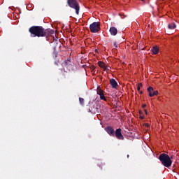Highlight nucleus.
Returning <instances> with one entry per match:
<instances>
[{"instance_id":"obj_16","label":"nucleus","mask_w":179,"mask_h":179,"mask_svg":"<svg viewBox=\"0 0 179 179\" xmlns=\"http://www.w3.org/2000/svg\"><path fill=\"white\" fill-rule=\"evenodd\" d=\"M79 101H80V104H81V106H83V104H85V99L83 98H79Z\"/></svg>"},{"instance_id":"obj_11","label":"nucleus","mask_w":179,"mask_h":179,"mask_svg":"<svg viewBox=\"0 0 179 179\" xmlns=\"http://www.w3.org/2000/svg\"><path fill=\"white\" fill-rule=\"evenodd\" d=\"M109 31L111 34V36H117V34L118 33V30L115 27H112L110 28Z\"/></svg>"},{"instance_id":"obj_6","label":"nucleus","mask_w":179,"mask_h":179,"mask_svg":"<svg viewBox=\"0 0 179 179\" xmlns=\"http://www.w3.org/2000/svg\"><path fill=\"white\" fill-rule=\"evenodd\" d=\"M105 130L110 136H115V131H114V128L113 127L108 126Z\"/></svg>"},{"instance_id":"obj_24","label":"nucleus","mask_w":179,"mask_h":179,"mask_svg":"<svg viewBox=\"0 0 179 179\" xmlns=\"http://www.w3.org/2000/svg\"><path fill=\"white\" fill-rule=\"evenodd\" d=\"M139 114H140V115H142V112H141V110H139Z\"/></svg>"},{"instance_id":"obj_20","label":"nucleus","mask_w":179,"mask_h":179,"mask_svg":"<svg viewBox=\"0 0 179 179\" xmlns=\"http://www.w3.org/2000/svg\"><path fill=\"white\" fill-rule=\"evenodd\" d=\"M94 69H96V66H91V70H92V71H94Z\"/></svg>"},{"instance_id":"obj_26","label":"nucleus","mask_w":179,"mask_h":179,"mask_svg":"<svg viewBox=\"0 0 179 179\" xmlns=\"http://www.w3.org/2000/svg\"><path fill=\"white\" fill-rule=\"evenodd\" d=\"M146 127H150L149 124H146Z\"/></svg>"},{"instance_id":"obj_10","label":"nucleus","mask_w":179,"mask_h":179,"mask_svg":"<svg viewBox=\"0 0 179 179\" xmlns=\"http://www.w3.org/2000/svg\"><path fill=\"white\" fill-rule=\"evenodd\" d=\"M110 85L112 86L113 89H117L118 87V83L114 78L110 80Z\"/></svg>"},{"instance_id":"obj_25","label":"nucleus","mask_w":179,"mask_h":179,"mask_svg":"<svg viewBox=\"0 0 179 179\" xmlns=\"http://www.w3.org/2000/svg\"><path fill=\"white\" fill-rule=\"evenodd\" d=\"M143 93V91H140V94H142Z\"/></svg>"},{"instance_id":"obj_3","label":"nucleus","mask_w":179,"mask_h":179,"mask_svg":"<svg viewBox=\"0 0 179 179\" xmlns=\"http://www.w3.org/2000/svg\"><path fill=\"white\" fill-rule=\"evenodd\" d=\"M67 3L70 8L75 9L76 15H79V10H80V6L79 3L76 0H68Z\"/></svg>"},{"instance_id":"obj_15","label":"nucleus","mask_w":179,"mask_h":179,"mask_svg":"<svg viewBox=\"0 0 179 179\" xmlns=\"http://www.w3.org/2000/svg\"><path fill=\"white\" fill-rule=\"evenodd\" d=\"M96 93H97V94H99V96H101V95L104 94V91H103V90H101V88H100V87H98L97 90H96Z\"/></svg>"},{"instance_id":"obj_7","label":"nucleus","mask_w":179,"mask_h":179,"mask_svg":"<svg viewBox=\"0 0 179 179\" xmlns=\"http://www.w3.org/2000/svg\"><path fill=\"white\" fill-rule=\"evenodd\" d=\"M148 92L149 93L150 97H153L154 96H157L159 94V92L155 91L152 87H149L148 88Z\"/></svg>"},{"instance_id":"obj_8","label":"nucleus","mask_w":179,"mask_h":179,"mask_svg":"<svg viewBox=\"0 0 179 179\" xmlns=\"http://www.w3.org/2000/svg\"><path fill=\"white\" fill-rule=\"evenodd\" d=\"M121 131L122 129L120 128L117 129L115 131V136H116L117 139H120V141H123L124 136H122Z\"/></svg>"},{"instance_id":"obj_21","label":"nucleus","mask_w":179,"mask_h":179,"mask_svg":"<svg viewBox=\"0 0 179 179\" xmlns=\"http://www.w3.org/2000/svg\"><path fill=\"white\" fill-rule=\"evenodd\" d=\"M140 118H141V120H144L145 117L141 115V116H140Z\"/></svg>"},{"instance_id":"obj_27","label":"nucleus","mask_w":179,"mask_h":179,"mask_svg":"<svg viewBox=\"0 0 179 179\" xmlns=\"http://www.w3.org/2000/svg\"><path fill=\"white\" fill-rule=\"evenodd\" d=\"M127 157H129V155H127Z\"/></svg>"},{"instance_id":"obj_23","label":"nucleus","mask_w":179,"mask_h":179,"mask_svg":"<svg viewBox=\"0 0 179 179\" xmlns=\"http://www.w3.org/2000/svg\"><path fill=\"white\" fill-rule=\"evenodd\" d=\"M144 111L145 114H148V110H146V109H145Z\"/></svg>"},{"instance_id":"obj_2","label":"nucleus","mask_w":179,"mask_h":179,"mask_svg":"<svg viewBox=\"0 0 179 179\" xmlns=\"http://www.w3.org/2000/svg\"><path fill=\"white\" fill-rule=\"evenodd\" d=\"M159 160H160L162 165L164 166V167H171V165L173 164V161L171 160V158H170V156L167 154L162 153L159 155L158 157Z\"/></svg>"},{"instance_id":"obj_22","label":"nucleus","mask_w":179,"mask_h":179,"mask_svg":"<svg viewBox=\"0 0 179 179\" xmlns=\"http://www.w3.org/2000/svg\"><path fill=\"white\" fill-rule=\"evenodd\" d=\"M142 107H143V108H145L146 107V104H143Z\"/></svg>"},{"instance_id":"obj_5","label":"nucleus","mask_w":179,"mask_h":179,"mask_svg":"<svg viewBox=\"0 0 179 179\" xmlns=\"http://www.w3.org/2000/svg\"><path fill=\"white\" fill-rule=\"evenodd\" d=\"M90 30L91 33H97L100 31V22H94L90 25Z\"/></svg>"},{"instance_id":"obj_1","label":"nucleus","mask_w":179,"mask_h":179,"mask_svg":"<svg viewBox=\"0 0 179 179\" xmlns=\"http://www.w3.org/2000/svg\"><path fill=\"white\" fill-rule=\"evenodd\" d=\"M31 37H50L55 34V31L51 29H44L42 26H32L29 29Z\"/></svg>"},{"instance_id":"obj_4","label":"nucleus","mask_w":179,"mask_h":179,"mask_svg":"<svg viewBox=\"0 0 179 179\" xmlns=\"http://www.w3.org/2000/svg\"><path fill=\"white\" fill-rule=\"evenodd\" d=\"M90 113L92 114H96L100 111V105L97 103V101H93L90 103Z\"/></svg>"},{"instance_id":"obj_13","label":"nucleus","mask_w":179,"mask_h":179,"mask_svg":"<svg viewBox=\"0 0 179 179\" xmlns=\"http://www.w3.org/2000/svg\"><path fill=\"white\" fill-rule=\"evenodd\" d=\"M151 51L152 54L156 55L159 52V48L157 46H153Z\"/></svg>"},{"instance_id":"obj_14","label":"nucleus","mask_w":179,"mask_h":179,"mask_svg":"<svg viewBox=\"0 0 179 179\" xmlns=\"http://www.w3.org/2000/svg\"><path fill=\"white\" fill-rule=\"evenodd\" d=\"M168 27L170 29V30H173L177 27V25H176V23L171 22L169 24Z\"/></svg>"},{"instance_id":"obj_17","label":"nucleus","mask_w":179,"mask_h":179,"mask_svg":"<svg viewBox=\"0 0 179 179\" xmlns=\"http://www.w3.org/2000/svg\"><path fill=\"white\" fill-rule=\"evenodd\" d=\"M100 99L101 100H103L104 101H107V99L106 98V96H104V94H102V95H100Z\"/></svg>"},{"instance_id":"obj_28","label":"nucleus","mask_w":179,"mask_h":179,"mask_svg":"<svg viewBox=\"0 0 179 179\" xmlns=\"http://www.w3.org/2000/svg\"><path fill=\"white\" fill-rule=\"evenodd\" d=\"M141 1H145V0H141Z\"/></svg>"},{"instance_id":"obj_19","label":"nucleus","mask_w":179,"mask_h":179,"mask_svg":"<svg viewBox=\"0 0 179 179\" xmlns=\"http://www.w3.org/2000/svg\"><path fill=\"white\" fill-rule=\"evenodd\" d=\"M113 47H114L115 48H118V45H117V42H114V43H113Z\"/></svg>"},{"instance_id":"obj_9","label":"nucleus","mask_w":179,"mask_h":179,"mask_svg":"<svg viewBox=\"0 0 179 179\" xmlns=\"http://www.w3.org/2000/svg\"><path fill=\"white\" fill-rule=\"evenodd\" d=\"M62 65L63 66H64V68H72V64L71 63V57H69L66 60H64Z\"/></svg>"},{"instance_id":"obj_12","label":"nucleus","mask_w":179,"mask_h":179,"mask_svg":"<svg viewBox=\"0 0 179 179\" xmlns=\"http://www.w3.org/2000/svg\"><path fill=\"white\" fill-rule=\"evenodd\" d=\"M98 65L100 68H103L104 71H108V68H110L108 66H106V64L103 62H98Z\"/></svg>"},{"instance_id":"obj_18","label":"nucleus","mask_w":179,"mask_h":179,"mask_svg":"<svg viewBox=\"0 0 179 179\" xmlns=\"http://www.w3.org/2000/svg\"><path fill=\"white\" fill-rule=\"evenodd\" d=\"M142 87V83H139L138 84V87H137V90L138 92H140L141 91V88Z\"/></svg>"}]
</instances>
